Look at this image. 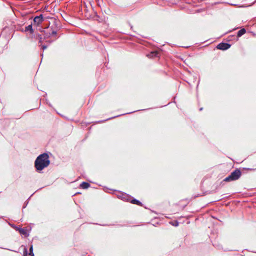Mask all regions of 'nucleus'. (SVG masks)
I'll use <instances>...</instances> for the list:
<instances>
[{"instance_id": "nucleus-1", "label": "nucleus", "mask_w": 256, "mask_h": 256, "mask_svg": "<svg viewBox=\"0 0 256 256\" xmlns=\"http://www.w3.org/2000/svg\"><path fill=\"white\" fill-rule=\"evenodd\" d=\"M50 163V162L48 154L44 153L38 156L34 162V166L36 170L40 172L48 166Z\"/></svg>"}, {"instance_id": "nucleus-2", "label": "nucleus", "mask_w": 256, "mask_h": 256, "mask_svg": "<svg viewBox=\"0 0 256 256\" xmlns=\"http://www.w3.org/2000/svg\"><path fill=\"white\" fill-rule=\"evenodd\" d=\"M241 174L242 173L240 170L236 169L232 172L228 176L225 178L224 181L230 182L237 180L240 178Z\"/></svg>"}, {"instance_id": "nucleus-3", "label": "nucleus", "mask_w": 256, "mask_h": 256, "mask_svg": "<svg viewBox=\"0 0 256 256\" xmlns=\"http://www.w3.org/2000/svg\"><path fill=\"white\" fill-rule=\"evenodd\" d=\"M118 196V198L127 202H130L132 198L130 196L125 193H120Z\"/></svg>"}, {"instance_id": "nucleus-4", "label": "nucleus", "mask_w": 256, "mask_h": 256, "mask_svg": "<svg viewBox=\"0 0 256 256\" xmlns=\"http://www.w3.org/2000/svg\"><path fill=\"white\" fill-rule=\"evenodd\" d=\"M44 20V18L42 14L36 16L34 19V24L38 26Z\"/></svg>"}, {"instance_id": "nucleus-5", "label": "nucleus", "mask_w": 256, "mask_h": 256, "mask_svg": "<svg viewBox=\"0 0 256 256\" xmlns=\"http://www.w3.org/2000/svg\"><path fill=\"white\" fill-rule=\"evenodd\" d=\"M230 45L226 43H220L217 46V48L219 50H226L229 48Z\"/></svg>"}, {"instance_id": "nucleus-6", "label": "nucleus", "mask_w": 256, "mask_h": 256, "mask_svg": "<svg viewBox=\"0 0 256 256\" xmlns=\"http://www.w3.org/2000/svg\"><path fill=\"white\" fill-rule=\"evenodd\" d=\"M158 53L157 51H154L148 54L146 56L149 58H153L158 56Z\"/></svg>"}, {"instance_id": "nucleus-7", "label": "nucleus", "mask_w": 256, "mask_h": 256, "mask_svg": "<svg viewBox=\"0 0 256 256\" xmlns=\"http://www.w3.org/2000/svg\"><path fill=\"white\" fill-rule=\"evenodd\" d=\"M44 33H45V37L46 38H49V37H50V36H55L56 34V32L55 31H52V32L50 33V32H44Z\"/></svg>"}, {"instance_id": "nucleus-8", "label": "nucleus", "mask_w": 256, "mask_h": 256, "mask_svg": "<svg viewBox=\"0 0 256 256\" xmlns=\"http://www.w3.org/2000/svg\"><path fill=\"white\" fill-rule=\"evenodd\" d=\"M90 184L86 182H82L80 185V186L84 189L88 188L90 187Z\"/></svg>"}, {"instance_id": "nucleus-9", "label": "nucleus", "mask_w": 256, "mask_h": 256, "mask_svg": "<svg viewBox=\"0 0 256 256\" xmlns=\"http://www.w3.org/2000/svg\"><path fill=\"white\" fill-rule=\"evenodd\" d=\"M17 230L19 231L20 233L22 234H24L25 236L27 235V232L26 230L24 228H18Z\"/></svg>"}, {"instance_id": "nucleus-10", "label": "nucleus", "mask_w": 256, "mask_h": 256, "mask_svg": "<svg viewBox=\"0 0 256 256\" xmlns=\"http://www.w3.org/2000/svg\"><path fill=\"white\" fill-rule=\"evenodd\" d=\"M25 31H30L31 34L33 33L34 30L32 27V24H30L26 26L25 28Z\"/></svg>"}, {"instance_id": "nucleus-11", "label": "nucleus", "mask_w": 256, "mask_h": 256, "mask_svg": "<svg viewBox=\"0 0 256 256\" xmlns=\"http://www.w3.org/2000/svg\"><path fill=\"white\" fill-rule=\"evenodd\" d=\"M246 30L244 28L241 29L238 32V37H240L242 36L243 34H244L246 33Z\"/></svg>"}, {"instance_id": "nucleus-12", "label": "nucleus", "mask_w": 256, "mask_h": 256, "mask_svg": "<svg viewBox=\"0 0 256 256\" xmlns=\"http://www.w3.org/2000/svg\"><path fill=\"white\" fill-rule=\"evenodd\" d=\"M130 202L132 204H136L138 205L141 204V202L139 200H138L136 199H132V200L131 199Z\"/></svg>"}, {"instance_id": "nucleus-13", "label": "nucleus", "mask_w": 256, "mask_h": 256, "mask_svg": "<svg viewBox=\"0 0 256 256\" xmlns=\"http://www.w3.org/2000/svg\"><path fill=\"white\" fill-rule=\"evenodd\" d=\"M32 246L30 248V253H29V254L30 255V256H34V254L33 253V252H32Z\"/></svg>"}, {"instance_id": "nucleus-14", "label": "nucleus", "mask_w": 256, "mask_h": 256, "mask_svg": "<svg viewBox=\"0 0 256 256\" xmlns=\"http://www.w3.org/2000/svg\"><path fill=\"white\" fill-rule=\"evenodd\" d=\"M172 225L176 226L178 225V222H175L172 224Z\"/></svg>"}, {"instance_id": "nucleus-15", "label": "nucleus", "mask_w": 256, "mask_h": 256, "mask_svg": "<svg viewBox=\"0 0 256 256\" xmlns=\"http://www.w3.org/2000/svg\"><path fill=\"white\" fill-rule=\"evenodd\" d=\"M46 48V46H44V45L42 46V48L43 50H45Z\"/></svg>"}, {"instance_id": "nucleus-16", "label": "nucleus", "mask_w": 256, "mask_h": 256, "mask_svg": "<svg viewBox=\"0 0 256 256\" xmlns=\"http://www.w3.org/2000/svg\"><path fill=\"white\" fill-rule=\"evenodd\" d=\"M40 42H42V38H40Z\"/></svg>"}, {"instance_id": "nucleus-17", "label": "nucleus", "mask_w": 256, "mask_h": 256, "mask_svg": "<svg viewBox=\"0 0 256 256\" xmlns=\"http://www.w3.org/2000/svg\"><path fill=\"white\" fill-rule=\"evenodd\" d=\"M25 252H26V249L25 250Z\"/></svg>"}]
</instances>
